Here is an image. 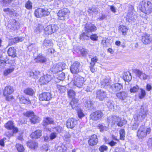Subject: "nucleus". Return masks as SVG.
<instances>
[{"label": "nucleus", "instance_id": "nucleus-41", "mask_svg": "<svg viewBox=\"0 0 152 152\" xmlns=\"http://www.w3.org/2000/svg\"><path fill=\"white\" fill-rule=\"evenodd\" d=\"M14 126L13 122L11 121H8L4 125L5 127L9 129H12L14 128Z\"/></svg>", "mask_w": 152, "mask_h": 152}, {"label": "nucleus", "instance_id": "nucleus-5", "mask_svg": "<svg viewBox=\"0 0 152 152\" xmlns=\"http://www.w3.org/2000/svg\"><path fill=\"white\" fill-rule=\"evenodd\" d=\"M84 82V79L81 76H76L73 80L70 82L69 85H73V86H76L79 88H82Z\"/></svg>", "mask_w": 152, "mask_h": 152}, {"label": "nucleus", "instance_id": "nucleus-27", "mask_svg": "<svg viewBox=\"0 0 152 152\" xmlns=\"http://www.w3.org/2000/svg\"><path fill=\"white\" fill-rule=\"evenodd\" d=\"M111 80L105 77L102 80L101 82V88H104L109 85L111 83Z\"/></svg>", "mask_w": 152, "mask_h": 152}, {"label": "nucleus", "instance_id": "nucleus-62", "mask_svg": "<svg viewBox=\"0 0 152 152\" xmlns=\"http://www.w3.org/2000/svg\"><path fill=\"white\" fill-rule=\"evenodd\" d=\"M48 145H45L41 148V150L43 151H48Z\"/></svg>", "mask_w": 152, "mask_h": 152}, {"label": "nucleus", "instance_id": "nucleus-9", "mask_svg": "<svg viewBox=\"0 0 152 152\" xmlns=\"http://www.w3.org/2000/svg\"><path fill=\"white\" fill-rule=\"evenodd\" d=\"M59 28L58 26L55 24H52L47 26L45 28V33L48 35L51 34L56 32Z\"/></svg>", "mask_w": 152, "mask_h": 152}, {"label": "nucleus", "instance_id": "nucleus-32", "mask_svg": "<svg viewBox=\"0 0 152 152\" xmlns=\"http://www.w3.org/2000/svg\"><path fill=\"white\" fill-rule=\"evenodd\" d=\"M14 69L15 68L13 66L5 69L3 72V75L4 76L8 75L14 71Z\"/></svg>", "mask_w": 152, "mask_h": 152}, {"label": "nucleus", "instance_id": "nucleus-56", "mask_svg": "<svg viewBox=\"0 0 152 152\" xmlns=\"http://www.w3.org/2000/svg\"><path fill=\"white\" fill-rule=\"evenodd\" d=\"M43 30V27L42 26H39L34 30V31L37 33L41 32Z\"/></svg>", "mask_w": 152, "mask_h": 152}, {"label": "nucleus", "instance_id": "nucleus-43", "mask_svg": "<svg viewBox=\"0 0 152 152\" xmlns=\"http://www.w3.org/2000/svg\"><path fill=\"white\" fill-rule=\"evenodd\" d=\"M98 127L100 130V131L102 132L105 131H107L108 129L107 127L104 126V125L102 124H99L98 125Z\"/></svg>", "mask_w": 152, "mask_h": 152}, {"label": "nucleus", "instance_id": "nucleus-53", "mask_svg": "<svg viewBox=\"0 0 152 152\" xmlns=\"http://www.w3.org/2000/svg\"><path fill=\"white\" fill-rule=\"evenodd\" d=\"M25 7L28 10L31 9L32 8V3L29 1H28L25 4Z\"/></svg>", "mask_w": 152, "mask_h": 152}, {"label": "nucleus", "instance_id": "nucleus-19", "mask_svg": "<svg viewBox=\"0 0 152 152\" xmlns=\"http://www.w3.org/2000/svg\"><path fill=\"white\" fill-rule=\"evenodd\" d=\"M142 42L145 44L150 43L152 41V36L148 34H144L142 36Z\"/></svg>", "mask_w": 152, "mask_h": 152}, {"label": "nucleus", "instance_id": "nucleus-45", "mask_svg": "<svg viewBox=\"0 0 152 152\" xmlns=\"http://www.w3.org/2000/svg\"><path fill=\"white\" fill-rule=\"evenodd\" d=\"M68 95L69 98L73 99L75 98V92L72 90H70L68 91Z\"/></svg>", "mask_w": 152, "mask_h": 152}, {"label": "nucleus", "instance_id": "nucleus-38", "mask_svg": "<svg viewBox=\"0 0 152 152\" xmlns=\"http://www.w3.org/2000/svg\"><path fill=\"white\" fill-rule=\"evenodd\" d=\"M123 79L125 81L127 82L131 80L132 79V77L131 74L129 72L124 73L123 76Z\"/></svg>", "mask_w": 152, "mask_h": 152}, {"label": "nucleus", "instance_id": "nucleus-39", "mask_svg": "<svg viewBox=\"0 0 152 152\" xmlns=\"http://www.w3.org/2000/svg\"><path fill=\"white\" fill-rule=\"evenodd\" d=\"M52 45L51 40L48 39H45L43 43V46L44 48L51 46Z\"/></svg>", "mask_w": 152, "mask_h": 152}, {"label": "nucleus", "instance_id": "nucleus-61", "mask_svg": "<svg viewBox=\"0 0 152 152\" xmlns=\"http://www.w3.org/2000/svg\"><path fill=\"white\" fill-rule=\"evenodd\" d=\"M12 0H2V3L3 5H6L9 4L12 1Z\"/></svg>", "mask_w": 152, "mask_h": 152}, {"label": "nucleus", "instance_id": "nucleus-13", "mask_svg": "<svg viewBox=\"0 0 152 152\" xmlns=\"http://www.w3.org/2000/svg\"><path fill=\"white\" fill-rule=\"evenodd\" d=\"M134 72L137 77L142 80H146L148 77V75L143 72V71L139 69H135L134 70Z\"/></svg>", "mask_w": 152, "mask_h": 152}, {"label": "nucleus", "instance_id": "nucleus-26", "mask_svg": "<svg viewBox=\"0 0 152 152\" xmlns=\"http://www.w3.org/2000/svg\"><path fill=\"white\" fill-rule=\"evenodd\" d=\"M98 142L97 136L95 134L91 136L88 141V143L91 145H96Z\"/></svg>", "mask_w": 152, "mask_h": 152}, {"label": "nucleus", "instance_id": "nucleus-17", "mask_svg": "<svg viewBox=\"0 0 152 152\" xmlns=\"http://www.w3.org/2000/svg\"><path fill=\"white\" fill-rule=\"evenodd\" d=\"M52 77L49 75H44L41 77L39 80L40 84H45L48 83L52 79Z\"/></svg>", "mask_w": 152, "mask_h": 152}, {"label": "nucleus", "instance_id": "nucleus-34", "mask_svg": "<svg viewBox=\"0 0 152 152\" xmlns=\"http://www.w3.org/2000/svg\"><path fill=\"white\" fill-rule=\"evenodd\" d=\"M43 122V125L45 126H47L49 124H53L54 123L53 119L48 117L44 118Z\"/></svg>", "mask_w": 152, "mask_h": 152}, {"label": "nucleus", "instance_id": "nucleus-21", "mask_svg": "<svg viewBox=\"0 0 152 152\" xmlns=\"http://www.w3.org/2000/svg\"><path fill=\"white\" fill-rule=\"evenodd\" d=\"M14 91V89L12 87L10 86H6L3 90V93L4 96L10 95L12 94Z\"/></svg>", "mask_w": 152, "mask_h": 152}, {"label": "nucleus", "instance_id": "nucleus-3", "mask_svg": "<svg viewBox=\"0 0 152 152\" xmlns=\"http://www.w3.org/2000/svg\"><path fill=\"white\" fill-rule=\"evenodd\" d=\"M151 131L150 128L146 129L144 126L142 125L138 129L137 135L139 139L142 140L146 137L147 134L150 133Z\"/></svg>", "mask_w": 152, "mask_h": 152}, {"label": "nucleus", "instance_id": "nucleus-48", "mask_svg": "<svg viewBox=\"0 0 152 152\" xmlns=\"http://www.w3.org/2000/svg\"><path fill=\"white\" fill-rule=\"evenodd\" d=\"M99 11V9L95 7H90L88 9V12H93L95 14H97Z\"/></svg>", "mask_w": 152, "mask_h": 152}, {"label": "nucleus", "instance_id": "nucleus-57", "mask_svg": "<svg viewBox=\"0 0 152 152\" xmlns=\"http://www.w3.org/2000/svg\"><path fill=\"white\" fill-rule=\"evenodd\" d=\"M102 44L103 45L104 47H107L109 45V43L108 42L106 38L104 39L102 41Z\"/></svg>", "mask_w": 152, "mask_h": 152}, {"label": "nucleus", "instance_id": "nucleus-49", "mask_svg": "<svg viewBox=\"0 0 152 152\" xmlns=\"http://www.w3.org/2000/svg\"><path fill=\"white\" fill-rule=\"evenodd\" d=\"M120 134V139L121 140H124L125 136V132L124 129H121L119 132Z\"/></svg>", "mask_w": 152, "mask_h": 152}, {"label": "nucleus", "instance_id": "nucleus-31", "mask_svg": "<svg viewBox=\"0 0 152 152\" xmlns=\"http://www.w3.org/2000/svg\"><path fill=\"white\" fill-rule=\"evenodd\" d=\"M127 94L124 91L119 92L116 94V96L118 98L123 100L126 99L127 96Z\"/></svg>", "mask_w": 152, "mask_h": 152}, {"label": "nucleus", "instance_id": "nucleus-23", "mask_svg": "<svg viewBox=\"0 0 152 152\" xmlns=\"http://www.w3.org/2000/svg\"><path fill=\"white\" fill-rule=\"evenodd\" d=\"M122 88V86L119 83L113 84L110 87V89L113 92H115L121 90Z\"/></svg>", "mask_w": 152, "mask_h": 152}, {"label": "nucleus", "instance_id": "nucleus-44", "mask_svg": "<svg viewBox=\"0 0 152 152\" xmlns=\"http://www.w3.org/2000/svg\"><path fill=\"white\" fill-rule=\"evenodd\" d=\"M16 147L18 152H23L24 151L25 149L23 145L17 143L16 145Z\"/></svg>", "mask_w": 152, "mask_h": 152}, {"label": "nucleus", "instance_id": "nucleus-24", "mask_svg": "<svg viewBox=\"0 0 152 152\" xmlns=\"http://www.w3.org/2000/svg\"><path fill=\"white\" fill-rule=\"evenodd\" d=\"M42 135V131L40 130H37L32 132L30 135L31 138L37 139L39 138Z\"/></svg>", "mask_w": 152, "mask_h": 152}, {"label": "nucleus", "instance_id": "nucleus-1", "mask_svg": "<svg viewBox=\"0 0 152 152\" xmlns=\"http://www.w3.org/2000/svg\"><path fill=\"white\" fill-rule=\"evenodd\" d=\"M140 10L142 12L149 14L152 12V3L150 1L143 0L140 3Z\"/></svg>", "mask_w": 152, "mask_h": 152}, {"label": "nucleus", "instance_id": "nucleus-54", "mask_svg": "<svg viewBox=\"0 0 152 152\" xmlns=\"http://www.w3.org/2000/svg\"><path fill=\"white\" fill-rule=\"evenodd\" d=\"M140 90H141V92L140 94L139 95V97L140 99H142L145 96V90L142 88H141Z\"/></svg>", "mask_w": 152, "mask_h": 152}, {"label": "nucleus", "instance_id": "nucleus-35", "mask_svg": "<svg viewBox=\"0 0 152 152\" xmlns=\"http://www.w3.org/2000/svg\"><path fill=\"white\" fill-rule=\"evenodd\" d=\"M7 53L9 56H10L13 57H15L16 56V50L14 47H12L10 48L8 50Z\"/></svg>", "mask_w": 152, "mask_h": 152}, {"label": "nucleus", "instance_id": "nucleus-22", "mask_svg": "<svg viewBox=\"0 0 152 152\" xmlns=\"http://www.w3.org/2000/svg\"><path fill=\"white\" fill-rule=\"evenodd\" d=\"M86 31L88 32L94 31L96 30V27L94 25L90 23H87L85 27Z\"/></svg>", "mask_w": 152, "mask_h": 152}, {"label": "nucleus", "instance_id": "nucleus-29", "mask_svg": "<svg viewBox=\"0 0 152 152\" xmlns=\"http://www.w3.org/2000/svg\"><path fill=\"white\" fill-rule=\"evenodd\" d=\"M78 101V100L77 99L75 98L72 99L70 104L73 109L75 110H78V107L77 104Z\"/></svg>", "mask_w": 152, "mask_h": 152}, {"label": "nucleus", "instance_id": "nucleus-50", "mask_svg": "<svg viewBox=\"0 0 152 152\" xmlns=\"http://www.w3.org/2000/svg\"><path fill=\"white\" fill-rule=\"evenodd\" d=\"M139 89V86L137 85H136L135 86L131 87L130 89V91L131 93H135L137 92Z\"/></svg>", "mask_w": 152, "mask_h": 152}, {"label": "nucleus", "instance_id": "nucleus-8", "mask_svg": "<svg viewBox=\"0 0 152 152\" xmlns=\"http://www.w3.org/2000/svg\"><path fill=\"white\" fill-rule=\"evenodd\" d=\"M24 115L26 116L31 117L30 119V121L32 124H35L38 123L40 121V118L34 115L33 112L27 111L24 113Z\"/></svg>", "mask_w": 152, "mask_h": 152}, {"label": "nucleus", "instance_id": "nucleus-33", "mask_svg": "<svg viewBox=\"0 0 152 152\" xmlns=\"http://www.w3.org/2000/svg\"><path fill=\"white\" fill-rule=\"evenodd\" d=\"M20 102L21 103L28 104L30 103V100L28 98H26L21 95L18 96Z\"/></svg>", "mask_w": 152, "mask_h": 152}, {"label": "nucleus", "instance_id": "nucleus-2", "mask_svg": "<svg viewBox=\"0 0 152 152\" xmlns=\"http://www.w3.org/2000/svg\"><path fill=\"white\" fill-rule=\"evenodd\" d=\"M107 121L111 125L116 123L117 125L119 126H122L126 123V121L125 120H121V118L117 116L109 117L107 119Z\"/></svg>", "mask_w": 152, "mask_h": 152}, {"label": "nucleus", "instance_id": "nucleus-15", "mask_svg": "<svg viewBox=\"0 0 152 152\" xmlns=\"http://www.w3.org/2000/svg\"><path fill=\"white\" fill-rule=\"evenodd\" d=\"M107 92L106 91L102 90L97 91L96 92V98L100 101L103 100L107 97Z\"/></svg>", "mask_w": 152, "mask_h": 152}, {"label": "nucleus", "instance_id": "nucleus-42", "mask_svg": "<svg viewBox=\"0 0 152 152\" xmlns=\"http://www.w3.org/2000/svg\"><path fill=\"white\" fill-rule=\"evenodd\" d=\"M34 92V91L31 88H27L24 90L25 94L29 95H32Z\"/></svg>", "mask_w": 152, "mask_h": 152}, {"label": "nucleus", "instance_id": "nucleus-20", "mask_svg": "<svg viewBox=\"0 0 152 152\" xmlns=\"http://www.w3.org/2000/svg\"><path fill=\"white\" fill-rule=\"evenodd\" d=\"M51 96L50 93L44 92L40 94L39 99L40 100H49L51 98Z\"/></svg>", "mask_w": 152, "mask_h": 152}, {"label": "nucleus", "instance_id": "nucleus-52", "mask_svg": "<svg viewBox=\"0 0 152 152\" xmlns=\"http://www.w3.org/2000/svg\"><path fill=\"white\" fill-rule=\"evenodd\" d=\"M89 37L84 32L82 33L80 36V39L82 40L85 39H89Z\"/></svg>", "mask_w": 152, "mask_h": 152}, {"label": "nucleus", "instance_id": "nucleus-58", "mask_svg": "<svg viewBox=\"0 0 152 152\" xmlns=\"http://www.w3.org/2000/svg\"><path fill=\"white\" fill-rule=\"evenodd\" d=\"M51 3L53 4V5L56 7H58V5L60 3V1H57V0H53L51 1Z\"/></svg>", "mask_w": 152, "mask_h": 152}, {"label": "nucleus", "instance_id": "nucleus-25", "mask_svg": "<svg viewBox=\"0 0 152 152\" xmlns=\"http://www.w3.org/2000/svg\"><path fill=\"white\" fill-rule=\"evenodd\" d=\"M47 60L46 58L42 54H39L34 59V61L37 63H44L47 61Z\"/></svg>", "mask_w": 152, "mask_h": 152}, {"label": "nucleus", "instance_id": "nucleus-10", "mask_svg": "<svg viewBox=\"0 0 152 152\" xmlns=\"http://www.w3.org/2000/svg\"><path fill=\"white\" fill-rule=\"evenodd\" d=\"M7 26L10 29L15 30L19 28L20 24L18 21L14 19H12L9 21Z\"/></svg>", "mask_w": 152, "mask_h": 152}, {"label": "nucleus", "instance_id": "nucleus-46", "mask_svg": "<svg viewBox=\"0 0 152 152\" xmlns=\"http://www.w3.org/2000/svg\"><path fill=\"white\" fill-rule=\"evenodd\" d=\"M57 88L59 91L61 93H64L66 90V88L64 86L58 85L57 86Z\"/></svg>", "mask_w": 152, "mask_h": 152}, {"label": "nucleus", "instance_id": "nucleus-30", "mask_svg": "<svg viewBox=\"0 0 152 152\" xmlns=\"http://www.w3.org/2000/svg\"><path fill=\"white\" fill-rule=\"evenodd\" d=\"M107 105L111 111H114L116 110V106L114 104L112 101H109L107 103Z\"/></svg>", "mask_w": 152, "mask_h": 152}, {"label": "nucleus", "instance_id": "nucleus-18", "mask_svg": "<svg viewBox=\"0 0 152 152\" xmlns=\"http://www.w3.org/2000/svg\"><path fill=\"white\" fill-rule=\"evenodd\" d=\"M77 124V120L75 118H71L68 119L66 125L67 128L72 129Z\"/></svg>", "mask_w": 152, "mask_h": 152}, {"label": "nucleus", "instance_id": "nucleus-40", "mask_svg": "<svg viewBox=\"0 0 152 152\" xmlns=\"http://www.w3.org/2000/svg\"><path fill=\"white\" fill-rule=\"evenodd\" d=\"M127 30V27L124 26H120L119 27V31L121 32L123 35H126Z\"/></svg>", "mask_w": 152, "mask_h": 152}, {"label": "nucleus", "instance_id": "nucleus-63", "mask_svg": "<svg viewBox=\"0 0 152 152\" xmlns=\"http://www.w3.org/2000/svg\"><path fill=\"white\" fill-rule=\"evenodd\" d=\"M4 96L5 97L6 100L7 101H11L14 99V97L12 95H10Z\"/></svg>", "mask_w": 152, "mask_h": 152}, {"label": "nucleus", "instance_id": "nucleus-59", "mask_svg": "<svg viewBox=\"0 0 152 152\" xmlns=\"http://www.w3.org/2000/svg\"><path fill=\"white\" fill-rule=\"evenodd\" d=\"M107 149V147L105 145H102L99 148V151L101 152H103L104 151H106Z\"/></svg>", "mask_w": 152, "mask_h": 152}, {"label": "nucleus", "instance_id": "nucleus-12", "mask_svg": "<svg viewBox=\"0 0 152 152\" xmlns=\"http://www.w3.org/2000/svg\"><path fill=\"white\" fill-rule=\"evenodd\" d=\"M80 64L79 62L76 61L72 65L70 68L71 72L73 74L78 73L80 69Z\"/></svg>", "mask_w": 152, "mask_h": 152}, {"label": "nucleus", "instance_id": "nucleus-7", "mask_svg": "<svg viewBox=\"0 0 152 152\" xmlns=\"http://www.w3.org/2000/svg\"><path fill=\"white\" fill-rule=\"evenodd\" d=\"M66 64L63 63H59L57 64H54L51 69V71L54 73H57L61 71L66 69Z\"/></svg>", "mask_w": 152, "mask_h": 152}, {"label": "nucleus", "instance_id": "nucleus-4", "mask_svg": "<svg viewBox=\"0 0 152 152\" xmlns=\"http://www.w3.org/2000/svg\"><path fill=\"white\" fill-rule=\"evenodd\" d=\"M147 113V111L141 108L140 110L134 115V119L135 121H137L139 122H142L145 118Z\"/></svg>", "mask_w": 152, "mask_h": 152}, {"label": "nucleus", "instance_id": "nucleus-51", "mask_svg": "<svg viewBox=\"0 0 152 152\" xmlns=\"http://www.w3.org/2000/svg\"><path fill=\"white\" fill-rule=\"evenodd\" d=\"M98 60V58L96 56L92 58L91 59V61L90 62V65L91 66H94L96 63L97 62Z\"/></svg>", "mask_w": 152, "mask_h": 152}, {"label": "nucleus", "instance_id": "nucleus-28", "mask_svg": "<svg viewBox=\"0 0 152 152\" xmlns=\"http://www.w3.org/2000/svg\"><path fill=\"white\" fill-rule=\"evenodd\" d=\"M24 39L23 37H18L10 39L9 40V42L11 45L17 43L19 42L23 41Z\"/></svg>", "mask_w": 152, "mask_h": 152}, {"label": "nucleus", "instance_id": "nucleus-14", "mask_svg": "<svg viewBox=\"0 0 152 152\" xmlns=\"http://www.w3.org/2000/svg\"><path fill=\"white\" fill-rule=\"evenodd\" d=\"M132 10L131 11L129 10L127 13L126 18V20L128 22H131L132 21H134L137 18V16L134 14L133 13V8L132 6Z\"/></svg>", "mask_w": 152, "mask_h": 152}, {"label": "nucleus", "instance_id": "nucleus-55", "mask_svg": "<svg viewBox=\"0 0 152 152\" xmlns=\"http://www.w3.org/2000/svg\"><path fill=\"white\" fill-rule=\"evenodd\" d=\"M139 121H134V123L132 126V129L133 130H136L139 126Z\"/></svg>", "mask_w": 152, "mask_h": 152}, {"label": "nucleus", "instance_id": "nucleus-64", "mask_svg": "<svg viewBox=\"0 0 152 152\" xmlns=\"http://www.w3.org/2000/svg\"><path fill=\"white\" fill-rule=\"evenodd\" d=\"M80 52L81 55L83 56H86L88 53L87 50L85 49H81Z\"/></svg>", "mask_w": 152, "mask_h": 152}, {"label": "nucleus", "instance_id": "nucleus-16", "mask_svg": "<svg viewBox=\"0 0 152 152\" xmlns=\"http://www.w3.org/2000/svg\"><path fill=\"white\" fill-rule=\"evenodd\" d=\"M103 116L102 113L100 111H97L92 113L90 115V118L94 121H97L100 119Z\"/></svg>", "mask_w": 152, "mask_h": 152}, {"label": "nucleus", "instance_id": "nucleus-36", "mask_svg": "<svg viewBox=\"0 0 152 152\" xmlns=\"http://www.w3.org/2000/svg\"><path fill=\"white\" fill-rule=\"evenodd\" d=\"M85 102H84V104L86 107L90 109L93 107L92 101H91L89 99H85Z\"/></svg>", "mask_w": 152, "mask_h": 152}, {"label": "nucleus", "instance_id": "nucleus-37", "mask_svg": "<svg viewBox=\"0 0 152 152\" xmlns=\"http://www.w3.org/2000/svg\"><path fill=\"white\" fill-rule=\"evenodd\" d=\"M27 146L31 149H34L38 146V143L35 142L31 141L27 143Z\"/></svg>", "mask_w": 152, "mask_h": 152}, {"label": "nucleus", "instance_id": "nucleus-6", "mask_svg": "<svg viewBox=\"0 0 152 152\" xmlns=\"http://www.w3.org/2000/svg\"><path fill=\"white\" fill-rule=\"evenodd\" d=\"M50 12L48 9L46 8H39L36 10L34 12L35 16L37 18H41L49 15Z\"/></svg>", "mask_w": 152, "mask_h": 152}, {"label": "nucleus", "instance_id": "nucleus-11", "mask_svg": "<svg viewBox=\"0 0 152 152\" xmlns=\"http://www.w3.org/2000/svg\"><path fill=\"white\" fill-rule=\"evenodd\" d=\"M69 12V10L66 8L59 10L57 14L58 19L64 20L66 18H68Z\"/></svg>", "mask_w": 152, "mask_h": 152}, {"label": "nucleus", "instance_id": "nucleus-60", "mask_svg": "<svg viewBox=\"0 0 152 152\" xmlns=\"http://www.w3.org/2000/svg\"><path fill=\"white\" fill-rule=\"evenodd\" d=\"M77 114L79 117L80 118H82L84 116V114L83 113L82 110L80 109L78 110Z\"/></svg>", "mask_w": 152, "mask_h": 152}, {"label": "nucleus", "instance_id": "nucleus-47", "mask_svg": "<svg viewBox=\"0 0 152 152\" xmlns=\"http://www.w3.org/2000/svg\"><path fill=\"white\" fill-rule=\"evenodd\" d=\"M12 129H13V132H12L11 133H9V132L8 133V134H7V135L8 137H10L12 136H13L14 133H16L18 132V129L16 127H15L14 126V128H13Z\"/></svg>", "mask_w": 152, "mask_h": 152}]
</instances>
